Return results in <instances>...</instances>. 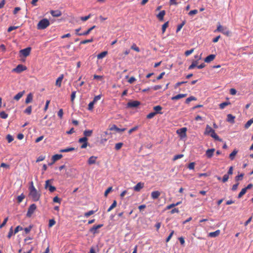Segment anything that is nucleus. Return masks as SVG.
Segmentation results:
<instances>
[{
    "instance_id": "obj_1",
    "label": "nucleus",
    "mask_w": 253,
    "mask_h": 253,
    "mask_svg": "<svg viewBox=\"0 0 253 253\" xmlns=\"http://www.w3.org/2000/svg\"><path fill=\"white\" fill-rule=\"evenodd\" d=\"M205 135H210L211 136L216 140H221L219 139V136L215 133V131L209 125H207L206 129L204 132Z\"/></svg>"
},
{
    "instance_id": "obj_2",
    "label": "nucleus",
    "mask_w": 253,
    "mask_h": 253,
    "mask_svg": "<svg viewBox=\"0 0 253 253\" xmlns=\"http://www.w3.org/2000/svg\"><path fill=\"white\" fill-rule=\"evenodd\" d=\"M29 196L34 201L37 202L40 200L41 194L38 193L35 187H32V189L29 190Z\"/></svg>"
},
{
    "instance_id": "obj_3",
    "label": "nucleus",
    "mask_w": 253,
    "mask_h": 253,
    "mask_svg": "<svg viewBox=\"0 0 253 253\" xmlns=\"http://www.w3.org/2000/svg\"><path fill=\"white\" fill-rule=\"evenodd\" d=\"M221 32L226 36H229L231 34L230 31L226 27L222 26L219 23L218 24L216 29L214 31V32Z\"/></svg>"
},
{
    "instance_id": "obj_4",
    "label": "nucleus",
    "mask_w": 253,
    "mask_h": 253,
    "mask_svg": "<svg viewBox=\"0 0 253 253\" xmlns=\"http://www.w3.org/2000/svg\"><path fill=\"white\" fill-rule=\"evenodd\" d=\"M50 25L49 20L46 18H43L40 20L38 25L37 29L38 30H43L46 28Z\"/></svg>"
},
{
    "instance_id": "obj_5",
    "label": "nucleus",
    "mask_w": 253,
    "mask_h": 253,
    "mask_svg": "<svg viewBox=\"0 0 253 253\" xmlns=\"http://www.w3.org/2000/svg\"><path fill=\"white\" fill-rule=\"evenodd\" d=\"M37 209V206L35 204H33L30 206L28 209L27 212L26 213V216L28 217H31L34 212Z\"/></svg>"
},
{
    "instance_id": "obj_6",
    "label": "nucleus",
    "mask_w": 253,
    "mask_h": 253,
    "mask_svg": "<svg viewBox=\"0 0 253 253\" xmlns=\"http://www.w3.org/2000/svg\"><path fill=\"white\" fill-rule=\"evenodd\" d=\"M26 70L27 67L25 66L22 64H19L17 66V67L15 68H14L12 70V72L20 73Z\"/></svg>"
},
{
    "instance_id": "obj_7",
    "label": "nucleus",
    "mask_w": 253,
    "mask_h": 253,
    "mask_svg": "<svg viewBox=\"0 0 253 253\" xmlns=\"http://www.w3.org/2000/svg\"><path fill=\"white\" fill-rule=\"evenodd\" d=\"M186 127H182L177 129L176 132L181 138H183L186 136Z\"/></svg>"
},
{
    "instance_id": "obj_8",
    "label": "nucleus",
    "mask_w": 253,
    "mask_h": 253,
    "mask_svg": "<svg viewBox=\"0 0 253 253\" xmlns=\"http://www.w3.org/2000/svg\"><path fill=\"white\" fill-rule=\"evenodd\" d=\"M87 140L88 139L86 137H84L79 139V142L81 143H83V144L81 146L82 149L85 148L87 147L88 144Z\"/></svg>"
},
{
    "instance_id": "obj_9",
    "label": "nucleus",
    "mask_w": 253,
    "mask_h": 253,
    "mask_svg": "<svg viewBox=\"0 0 253 253\" xmlns=\"http://www.w3.org/2000/svg\"><path fill=\"white\" fill-rule=\"evenodd\" d=\"M31 48L30 47H27L26 48L21 49L20 51V52L24 56L27 57L28 56L31 52Z\"/></svg>"
},
{
    "instance_id": "obj_10",
    "label": "nucleus",
    "mask_w": 253,
    "mask_h": 253,
    "mask_svg": "<svg viewBox=\"0 0 253 253\" xmlns=\"http://www.w3.org/2000/svg\"><path fill=\"white\" fill-rule=\"evenodd\" d=\"M103 224H98L97 225H94L92 228H91L89 229V231L93 234L97 233L98 232L97 231V229L102 227L103 226Z\"/></svg>"
},
{
    "instance_id": "obj_11",
    "label": "nucleus",
    "mask_w": 253,
    "mask_h": 253,
    "mask_svg": "<svg viewBox=\"0 0 253 253\" xmlns=\"http://www.w3.org/2000/svg\"><path fill=\"white\" fill-rule=\"evenodd\" d=\"M140 104L138 101H132L127 103V106L130 108L137 107Z\"/></svg>"
},
{
    "instance_id": "obj_12",
    "label": "nucleus",
    "mask_w": 253,
    "mask_h": 253,
    "mask_svg": "<svg viewBox=\"0 0 253 253\" xmlns=\"http://www.w3.org/2000/svg\"><path fill=\"white\" fill-rule=\"evenodd\" d=\"M45 188L46 189L48 188V190L50 192H53L56 190L55 187L49 184V180H47L45 181Z\"/></svg>"
},
{
    "instance_id": "obj_13",
    "label": "nucleus",
    "mask_w": 253,
    "mask_h": 253,
    "mask_svg": "<svg viewBox=\"0 0 253 253\" xmlns=\"http://www.w3.org/2000/svg\"><path fill=\"white\" fill-rule=\"evenodd\" d=\"M215 151V149L211 148L209 149L206 151V155L208 158H211L213 155V153Z\"/></svg>"
},
{
    "instance_id": "obj_14",
    "label": "nucleus",
    "mask_w": 253,
    "mask_h": 253,
    "mask_svg": "<svg viewBox=\"0 0 253 253\" xmlns=\"http://www.w3.org/2000/svg\"><path fill=\"white\" fill-rule=\"evenodd\" d=\"M144 183L142 182H138L134 187L133 190L135 191L138 192L141 189H142L144 187Z\"/></svg>"
},
{
    "instance_id": "obj_15",
    "label": "nucleus",
    "mask_w": 253,
    "mask_h": 253,
    "mask_svg": "<svg viewBox=\"0 0 253 253\" xmlns=\"http://www.w3.org/2000/svg\"><path fill=\"white\" fill-rule=\"evenodd\" d=\"M64 78V75L61 74L60 76L57 79L55 83L56 86L60 87L61 86V83Z\"/></svg>"
},
{
    "instance_id": "obj_16",
    "label": "nucleus",
    "mask_w": 253,
    "mask_h": 253,
    "mask_svg": "<svg viewBox=\"0 0 253 253\" xmlns=\"http://www.w3.org/2000/svg\"><path fill=\"white\" fill-rule=\"evenodd\" d=\"M110 130H115L117 132H123L126 130V128H119L116 125H113L111 127H110Z\"/></svg>"
},
{
    "instance_id": "obj_17",
    "label": "nucleus",
    "mask_w": 253,
    "mask_h": 253,
    "mask_svg": "<svg viewBox=\"0 0 253 253\" xmlns=\"http://www.w3.org/2000/svg\"><path fill=\"white\" fill-rule=\"evenodd\" d=\"M220 233V230H217L214 232H210L208 234V236L211 238H215L219 235Z\"/></svg>"
},
{
    "instance_id": "obj_18",
    "label": "nucleus",
    "mask_w": 253,
    "mask_h": 253,
    "mask_svg": "<svg viewBox=\"0 0 253 253\" xmlns=\"http://www.w3.org/2000/svg\"><path fill=\"white\" fill-rule=\"evenodd\" d=\"M215 57V55L214 54H211L206 57L204 59V61L206 63H210L211 61H213Z\"/></svg>"
},
{
    "instance_id": "obj_19",
    "label": "nucleus",
    "mask_w": 253,
    "mask_h": 253,
    "mask_svg": "<svg viewBox=\"0 0 253 253\" xmlns=\"http://www.w3.org/2000/svg\"><path fill=\"white\" fill-rule=\"evenodd\" d=\"M33 99V94L32 93H29L25 99V103L26 104H28L30 103H31Z\"/></svg>"
},
{
    "instance_id": "obj_20",
    "label": "nucleus",
    "mask_w": 253,
    "mask_h": 253,
    "mask_svg": "<svg viewBox=\"0 0 253 253\" xmlns=\"http://www.w3.org/2000/svg\"><path fill=\"white\" fill-rule=\"evenodd\" d=\"M25 90H23L22 91L18 92L16 95H15L13 99L16 101H18L19 99L23 96V95L25 94Z\"/></svg>"
},
{
    "instance_id": "obj_21",
    "label": "nucleus",
    "mask_w": 253,
    "mask_h": 253,
    "mask_svg": "<svg viewBox=\"0 0 253 253\" xmlns=\"http://www.w3.org/2000/svg\"><path fill=\"white\" fill-rule=\"evenodd\" d=\"M50 14L53 17H58L61 15L62 13L60 10H51Z\"/></svg>"
},
{
    "instance_id": "obj_22",
    "label": "nucleus",
    "mask_w": 253,
    "mask_h": 253,
    "mask_svg": "<svg viewBox=\"0 0 253 253\" xmlns=\"http://www.w3.org/2000/svg\"><path fill=\"white\" fill-rule=\"evenodd\" d=\"M62 158V155L61 154H55L53 155L52 157V163H51L50 165H52L54 163H55L56 161H57L58 160H60Z\"/></svg>"
},
{
    "instance_id": "obj_23",
    "label": "nucleus",
    "mask_w": 253,
    "mask_h": 253,
    "mask_svg": "<svg viewBox=\"0 0 253 253\" xmlns=\"http://www.w3.org/2000/svg\"><path fill=\"white\" fill-rule=\"evenodd\" d=\"M161 193L158 191H153L151 193V197L153 199H156L160 196Z\"/></svg>"
},
{
    "instance_id": "obj_24",
    "label": "nucleus",
    "mask_w": 253,
    "mask_h": 253,
    "mask_svg": "<svg viewBox=\"0 0 253 253\" xmlns=\"http://www.w3.org/2000/svg\"><path fill=\"white\" fill-rule=\"evenodd\" d=\"M166 14L165 10L161 11L157 15V17L160 21H163L164 20V17Z\"/></svg>"
},
{
    "instance_id": "obj_25",
    "label": "nucleus",
    "mask_w": 253,
    "mask_h": 253,
    "mask_svg": "<svg viewBox=\"0 0 253 253\" xmlns=\"http://www.w3.org/2000/svg\"><path fill=\"white\" fill-rule=\"evenodd\" d=\"M97 157L95 156H91L88 160L87 163L89 165L94 164L96 162Z\"/></svg>"
},
{
    "instance_id": "obj_26",
    "label": "nucleus",
    "mask_w": 253,
    "mask_h": 253,
    "mask_svg": "<svg viewBox=\"0 0 253 253\" xmlns=\"http://www.w3.org/2000/svg\"><path fill=\"white\" fill-rule=\"evenodd\" d=\"M153 109L155 111V113H156V114H162L163 113L161 112V111L162 110V107L160 105H157L156 106H154L153 107Z\"/></svg>"
},
{
    "instance_id": "obj_27",
    "label": "nucleus",
    "mask_w": 253,
    "mask_h": 253,
    "mask_svg": "<svg viewBox=\"0 0 253 253\" xmlns=\"http://www.w3.org/2000/svg\"><path fill=\"white\" fill-rule=\"evenodd\" d=\"M187 96V94H178L174 96L171 97V99L174 100H178L182 98H184Z\"/></svg>"
},
{
    "instance_id": "obj_28",
    "label": "nucleus",
    "mask_w": 253,
    "mask_h": 253,
    "mask_svg": "<svg viewBox=\"0 0 253 253\" xmlns=\"http://www.w3.org/2000/svg\"><path fill=\"white\" fill-rule=\"evenodd\" d=\"M95 26H93L92 27H90V28H89L87 31L83 32V33H81V34H79L80 36H86L87 35H88L90 32L94 29L95 28Z\"/></svg>"
},
{
    "instance_id": "obj_29",
    "label": "nucleus",
    "mask_w": 253,
    "mask_h": 253,
    "mask_svg": "<svg viewBox=\"0 0 253 253\" xmlns=\"http://www.w3.org/2000/svg\"><path fill=\"white\" fill-rule=\"evenodd\" d=\"M75 150V148L70 147V148H67L65 149H61L60 150V152H61V153L69 152L73 151Z\"/></svg>"
},
{
    "instance_id": "obj_30",
    "label": "nucleus",
    "mask_w": 253,
    "mask_h": 253,
    "mask_svg": "<svg viewBox=\"0 0 253 253\" xmlns=\"http://www.w3.org/2000/svg\"><path fill=\"white\" fill-rule=\"evenodd\" d=\"M238 153V150L237 149H234L233 151L229 155V158L231 160H233L235 158V156Z\"/></svg>"
},
{
    "instance_id": "obj_31",
    "label": "nucleus",
    "mask_w": 253,
    "mask_h": 253,
    "mask_svg": "<svg viewBox=\"0 0 253 253\" xmlns=\"http://www.w3.org/2000/svg\"><path fill=\"white\" fill-rule=\"evenodd\" d=\"M235 117L231 114L227 115V121L232 123L234 122Z\"/></svg>"
},
{
    "instance_id": "obj_32",
    "label": "nucleus",
    "mask_w": 253,
    "mask_h": 253,
    "mask_svg": "<svg viewBox=\"0 0 253 253\" xmlns=\"http://www.w3.org/2000/svg\"><path fill=\"white\" fill-rule=\"evenodd\" d=\"M108 52L107 51H103V52H101L100 53L98 54L97 55V58L98 59H102L104 57L106 56V55L107 54Z\"/></svg>"
},
{
    "instance_id": "obj_33",
    "label": "nucleus",
    "mask_w": 253,
    "mask_h": 253,
    "mask_svg": "<svg viewBox=\"0 0 253 253\" xmlns=\"http://www.w3.org/2000/svg\"><path fill=\"white\" fill-rule=\"evenodd\" d=\"M92 130H85L84 131V137H89L92 135Z\"/></svg>"
},
{
    "instance_id": "obj_34",
    "label": "nucleus",
    "mask_w": 253,
    "mask_h": 253,
    "mask_svg": "<svg viewBox=\"0 0 253 253\" xmlns=\"http://www.w3.org/2000/svg\"><path fill=\"white\" fill-rule=\"evenodd\" d=\"M117 201L116 200H114L113 201L112 204L107 210V211L110 212L111 210H112L114 208H115L117 206Z\"/></svg>"
},
{
    "instance_id": "obj_35",
    "label": "nucleus",
    "mask_w": 253,
    "mask_h": 253,
    "mask_svg": "<svg viewBox=\"0 0 253 253\" xmlns=\"http://www.w3.org/2000/svg\"><path fill=\"white\" fill-rule=\"evenodd\" d=\"M32 106H29L24 110V112L28 115H30L32 113Z\"/></svg>"
},
{
    "instance_id": "obj_36",
    "label": "nucleus",
    "mask_w": 253,
    "mask_h": 253,
    "mask_svg": "<svg viewBox=\"0 0 253 253\" xmlns=\"http://www.w3.org/2000/svg\"><path fill=\"white\" fill-rule=\"evenodd\" d=\"M196 100H197V98L195 97H194L193 96H191L186 99L185 103L187 104H188L190 102H191L192 101H195Z\"/></svg>"
},
{
    "instance_id": "obj_37",
    "label": "nucleus",
    "mask_w": 253,
    "mask_h": 253,
    "mask_svg": "<svg viewBox=\"0 0 253 253\" xmlns=\"http://www.w3.org/2000/svg\"><path fill=\"white\" fill-rule=\"evenodd\" d=\"M93 42V38H91L90 39L85 40L81 41L80 42V44H86V43H87L89 42Z\"/></svg>"
},
{
    "instance_id": "obj_38",
    "label": "nucleus",
    "mask_w": 253,
    "mask_h": 253,
    "mask_svg": "<svg viewBox=\"0 0 253 253\" xmlns=\"http://www.w3.org/2000/svg\"><path fill=\"white\" fill-rule=\"evenodd\" d=\"M247 192V190L245 188H243L241 190V191L239 193L238 196V198H241L245 194V193Z\"/></svg>"
},
{
    "instance_id": "obj_39",
    "label": "nucleus",
    "mask_w": 253,
    "mask_h": 253,
    "mask_svg": "<svg viewBox=\"0 0 253 253\" xmlns=\"http://www.w3.org/2000/svg\"><path fill=\"white\" fill-rule=\"evenodd\" d=\"M169 26V22H166L162 25V33H164L166 31V29Z\"/></svg>"
},
{
    "instance_id": "obj_40",
    "label": "nucleus",
    "mask_w": 253,
    "mask_h": 253,
    "mask_svg": "<svg viewBox=\"0 0 253 253\" xmlns=\"http://www.w3.org/2000/svg\"><path fill=\"white\" fill-rule=\"evenodd\" d=\"M8 117V114H6L4 111L0 112V118L2 119H6Z\"/></svg>"
},
{
    "instance_id": "obj_41",
    "label": "nucleus",
    "mask_w": 253,
    "mask_h": 253,
    "mask_svg": "<svg viewBox=\"0 0 253 253\" xmlns=\"http://www.w3.org/2000/svg\"><path fill=\"white\" fill-rule=\"evenodd\" d=\"M185 22L183 21L180 24H179L177 26L176 31V33L178 32L179 31H180L181 30V29H182L183 26L185 25Z\"/></svg>"
},
{
    "instance_id": "obj_42",
    "label": "nucleus",
    "mask_w": 253,
    "mask_h": 253,
    "mask_svg": "<svg viewBox=\"0 0 253 253\" xmlns=\"http://www.w3.org/2000/svg\"><path fill=\"white\" fill-rule=\"evenodd\" d=\"M25 198V195L23 194H21L20 195L17 197V202L20 203L22 202L23 199Z\"/></svg>"
},
{
    "instance_id": "obj_43",
    "label": "nucleus",
    "mask_w": 253,
    "mask_h": 253,
    "mask_svg": "<svg viewBox=\"0 0 253 253\" xmlns=\"http://www.w3.org/2000/svg\"><path fill=\"white\" fill-rule=\"evenodd\" d=\"M230 103L228 102H224L219 104V108L221 109H224L226 106L229 104Z\"/></svg>"
},
{
    "instance_id": "obj_44",
    "label": "nucleus",
    "mask_w": 253,
    "mask_h": 253,
    "mask_svg": "<svg viewBox=\"0 0 253 253\" xmlns=\"http://www.w3.org/2000/svg\"><path fill=\"white\" fill-rule=\"evenodd\" d=\"M253 123V120H252V119H250V120H249L247 123L246 124H245V127L246 128H249L251 126V125Z\"/></svg>"
},
{
    "instance_id": "obj_45",
    "label": "nucleus",
    "mask_w": 253,
    "mask_h": 253,
    "mask_svg": "<svg viewBox=\"0 0 253 253\" xmlns=\"http://www.w3.org/2000/svg\"><path fill=\"white\" fill-rule=\"evenodd\" d=\"M123 145V143L122 142L116 143L115 146V148L116 150H120Z\"/></svg>"
},
{
    "instance_id": "obj_46",
    "label": "nucleus",
    "mask_w": 253,
    "mask_h": 253,
    "mask_svg": "<svg viewBox=\"0 0 253 253\" xmlns=\"http://www.w3.org/2000/svg\"><path fill=\"white\" fill-rule=\"evenodd\" d=\"M197 63H198V62L197 61H194L192 62V63L191 64V65H190L189 67H188V69L189 70H191V69H193V68H194L196 66H197Z\"/></svg>"
},
{
    "instance_id": "obj_47",
    "label": "nucleus",
    "mask_w": 253,
    "mask_h": 253,
    "mask_svg": "<svg viewBox=\"0 0 253 253\" xmlns=\"http://www.w3.org/2000/svg\"><path fill=\"white\" fill-rule=\"evenodd\" d=\"M94 213H95V211H93V210H91V211H89L84 213V215L85 217H88L90 215L94 214Z\"/></svg>"
},
{
    "instance_id": "obj_48",
    "label": "nucleus",
    "mask_w": 253,
    "mask_h": 253,
    "mask_svg": "<svg viewBox=\"0 0 253 253\" xmlns=\"http://www.w3.org/2000/svg\"><path fill=\"white\" fill-rule=\"evenodd\" d=\"M95 103L92 101L90 102L88 105V110L89 111H92L93 109V106Z\"/></svg>"
},
{
    "instance_id": "obj_49",
    "label": "nucleus",
    "mask_w": 253,
    "mask_h": 253,
    "mask_svg": "<svg viewBox=\"0 0 253 253\" xmlns=\"http://www.w3.org/2000/svg\"><path fill=\"white\" fill-rule=\"evenodd\" d=\"M131 48L135 51H136V52H139L140 51V49H139V48L138 47H137L136 46V45L134 43H133L131 46Z\"/></svg>"
},
{
    "instance_id": "obj_50",
    "label": "nucleus",
    "mask_w": 253,
    "mask_h": 253,
    "mask_svg": "<svg viewBox=\"0 0 253 253\" xmlns=\"http://www.w3.org/2000/svg\"><path fill=\"white\" fill-rule=\"evenodd\" d=\"M55 223H56V222L54 219H50L49 220V224H48L49 227H51L52 226L54 225L55 224Z\"/></svg>"
},
{
    "instance_id": "obj_51",
    "label": "nucleus",
    "mask_w": 253,
    "mask_h": 253,
    "mask_svg": "<svg viewBox=\"0 0 253 253\" xmlns=\"http://www.w3.org/2000/svg\"><path fill=\"white\" fill-rule=\"evenodd\" d=\"M156 115V114L154 112H151L147 115L146 118L148 119H151L153 118Z\"/></svg>"
},
{
    "instance_id": "obj_52",
    "label": "nucleus",
    "mask_w": 253,
    "mask_h": 253,
    "mask_svg": "<svg viewBox=\"0 0 253 253\" xmlns=\"http://www.w3.org/2000/svg\"><path fill=\"white\" fill-rule=\"evenodd\" d=\"M33 228V225H30L29 226L24 228V231L26 234L29 233Z\"/></svg>"
},
{
    "instance_id": "obj_53",
    "label": "nucleus",
    "mask_w": 253,
    "mask_h": 253,
    "mask_svg": "<svg viewBox=\"0 0 253 253\" xmlns=\"http://www.w3.org/2000/svg\"><path fill=\"white\" fill-rule=\"evenodd\" d=\"M194 50V48H192L190 50H186L184 53L185 55L186 56H189V55H190L191 53H192L193 52Z\"/></svg>"
},
{
    "instance_id": "obj_54",
    "label": "nucleus",
    "mask_w": 253,
    "mask_h": 253,
    "mask_svg": "<svg viewBox=\"0 0 253 253\" xmlns=\"http://www.w3.org/2000/svg\"><path fill=\"white\" fill-rule=\"evenodd\" d=\"M13 234V227H11V228L9 229V232L7 235V238L8 239H10L12 235Z\"/></svg>"
},
{
    "instance_id": "obj_55",
    "label": "nucleus",
    "mask_w": 253,
    "mask_h": 253,
    "mask_svg": "<svg viewBox=\"0 0 253 253\" xmlns=\"http://www.w3.org/2000/svg\"><path fill=\"white\" fill-rule=\"evenodd\" d=\"M6 139L8 143H10L13 140V137L10 134H8L6 136Z\"/></svg>"
},
{
    "instance_id": "obj_56",
    "label": "nucleus",
    "mask_w": 253,
    "mask_h": 253,
    "mask_svg": "<svg viewBox=\"0 0 253 253\" xmlns=\"http://www.w3.org/2000/svg\"><path fill=\"white\" fill-rule=\"evenodd\" d=\"M23 230V228L20 226H17L15 228V230H14V234H16L17 232H18L19 231H21V230Z\"/></svg>"
},
{
    "instance_id": "obj_57",
    "label": "nucleus",
    "mask_w": 253,
    "mask_h": 253,
    "mask_svg": "<svg viewBox=\"0 0 253 253\" xmlns=\"http://www.w3.org/2000/svg\"><path fill=\"white\" fill-rule=\"evenodd\" d=\"M183 157V154H178L175 155L173 158V161H176L179 159H180Z\"/></svg>"
},
{
    "instance_id": "obj_58",
    "label": "nucleus",
    "mask_w": 253,
    "mask_h": 253,
    "mask_svg": "<svg viewBox=\"0 0 253 253\" xmlns=\"http://www.w3.org/2000/svg\"><path fill=\"white\" fill-rule=\"evenodd\" d=\"M53 201L54 203H58L59 204H60L61 200L58 196H55V197L53 198Z\"/></svg>"
},
{
    "instance_id": "obj_59",
    "label": "nucleus",
    "mask_w": 253,
    "mask_h": 253,
    "mask_svg": "<svg viewBox=\"0 0 253 253\" xmlns=\"http://www.w3.org/2000/svg\"><path fill=\"white\" fill-rule=\"evenodd\" d=\"M57 115L60 119L62 118L63 115V110L62 109H59V110L58 112Z\"/></svg>"
},
{
    "instance_id": "obj_60",
    "label": "nucleus",
    "mask_w": 253,
    "mask_h": 253,
    "mask_svg": "<svg viewBox=\"0 0 253 253\" xmlns=\"http://www.w3.org/2000/svg\"><path fill=\"white\" fill-rule=\"evenodd\" d=\"M112 190V187H109L107 188V189L105 191L104 196L107 197L108 193H110Z\"/></svg>"
},
{
    "instance_id": "obj_61",
    "label": "nucleus",
    "mask_w": 253,
    "mask_h": 253,
    "mask_svg": "<svg viewBox=\"0 0 253 253\" xmlns=\"http://www.w3.org/2000/svg\"><path fill=\"white\" fill-rule=\"evenodd\" d=\"M101 95H98L97 96H95L93 100V101L95 103L97 101L101 99Z\"/></svg>"
},
{
    "instance_id": "obj_62",
    "label": "nucleus",
    "mask_w": 253,
    "mask_h": 253,
    "mask_svg": "<svg viewBox=\"0 0 253 253\" xmlns=\"http://www.w3.org/2000/svg\"><path fill=\"white\" fill-rule=\"evenodd\" d=\"M76 92L75 91H73L72 92L71 95V100L72 102H74V100L75 99V98L76 97Z\"/></svg>"
},
{
    "instance_id": "obj_63",
    "label": "nucleus",
    "mask_w": 253,
    "mask_h": 253,
    "mask_svg": "<svg viewBox=\"0 0 253 253\" xmlns=\"http://www.w3.org/2000/svg\"><path fill=\"white\" fill-rule=\"evenodd\" d=\"M229 179V175L227 174H225L224 175L223 178H222V182H226Z\"/></svg>"
},
{
    "instance_id": "obj_64",
    "label": "nucleus",
    "mask_w": 253,
    "mask_h": 253,
    "mask_svg": "<svg viewBox=\"0 0 253 253\" xmlns=\"http://www.w3.org/2000/svg\"><path fill=\"white\" fill-rule=\"evenodd\" d=\"M194 167H195V163L194 162L190 163L188 166V168L189 169H194Z\"/></svg>"
}]
</instances>
